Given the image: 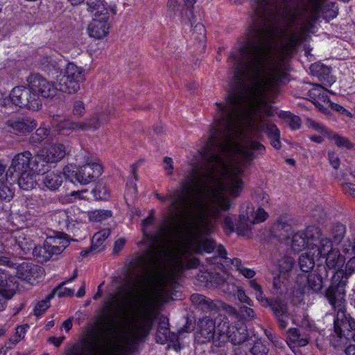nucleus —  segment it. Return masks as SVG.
I'll list each match as a JSON object with an SVG mask.
<instances>
[{"instance_id":"obj_1","label":"nucleus","mask_w":355,"mask_h":355,"mask_svg":"<svg viewBox=\"0 0 355 355\" xmlns=\"http://www.w3.org/2000/svg\"><path fill=\"white\" fill-rule=\"evenodd\" d=\"M248 37L247 43L233 50L234 77L230 89L216 110L206 145L205 157L216 165L229 191L239 197L244 188L242 175L266 149L260 142L265 131L272 146L281 148L279 130L268 117L272 116L267 94L275 90L286 78L285 67L277 63L271 54L270 43H255Z\"/></svg>"},{"instance_id":"obj_2","label":"nucleus","mask_w":355,"mask_h":355,"mask_svg":"<svg viewBox=\"0 0 355 355\" xmlns=\"http://www.w3.org/2000/svg\"><path fill=\"white\" fill-rule=\"evenodd\" d=\"M322 0H254L252 3V25L246 31L240 48L248 37L255 43L268 40L275 62L284 67V60L296 47L309 37L319 19L320 12L326 20L336 17L338 8Z\"/></svg>"},{"instance_id":"obj_3","label":"nucleus","mask_w":355,"mask_h":355,"mask_svg":"<svg viewBox=\"0 0 355 355\" xmlns=\"http://www.w3.org/2000/svg\"><path fill=\"white\" fill-rule=\"evenodd\" d=\"M154 214L155 211L150 210L149 216L142 220L144 239L141 242L146 246L144 253L133 259L126 268L125 278L130 285L125 288V291L128 297H134L137 301L128 305L121 304L120 297L123 288L121 287L120 292L110 293L107 300L103 304L105 321L111 327L116 318L121 319L123 322L124 331L128 340L132 343L140 341L147 336L152 326L149 311H142L140 309L137 286L142 283L146 273L159 265L160 257L164 252L166 242L168 240H175L172 237L166 236L160 243H155V246L150 243L145 232L148 235L156 236L161 227L160 225L154 234L148 233L146 230V227L154 221Z\"/></svg>"},{"instance_id":"obj_4","label":"nucleus","mask_w":355,"mask_h":355,"mask_svg":"<svg viewBox=\"0 0 355 355\" xmlns=\"http://www.w3.org/2000/svg\"><path fill=\"white\" fill-rule=\"evenodd\" d=\"M205 144L198 153L203 159L205 164L198 161L191 162V166L184 174V179L180 182V187L169 191L166 196L155 193V197L161 202L169 200L168 214L161 223V227L156 236L146 234V238L155 246L166 236L172 234L179 233L182 228H191L192 225L184 223L189 217L193 216L194 211L198 207L202 209L205 198H208V187L216 188L223 183V176L220 174L215 164L211 160L205 159Z\"/></svg>"},{"instance_id":"obj_5","label":"nucleus","mask_w":355,"mask_h":355,"mask_svg":"<svg viewBox=\"0 0 355 355\" xmlns=\"http://www.w3.org/2000/svg\"><path fill=\"white\" fill-rule=\"evenodd\" d=\"M208 198H205L202 209L198 208L193 212V216L189 217L184 223L193 225L191 228H182L179 233L172 234L170 237L175 241L184 242L188 248L193 246L196 252H211L216 248L215 242L209 239H204L205 234H211L216 227L222 217L223 211H227L231 208V201L228 196L236 198L229 191V185L225 182L216 188L208 187Z\"/></svg>"},{"instance_id":"obj_6","label":"nucleus","mask_w":355,"mask_h":355,"mask_svg":"<svg viewBox=\"0 0 355 355\" xmlns=\"http://www.w3.org/2000/svg\"><path fill=\"white\" fill-rule=\"evenodd\" d=\"M85 80V70L73 63L67 64L63 76L58 80L59 90L67 94H75L80 84Z\"/></svg>"},{"instance_id":"obj_7","label":"nucleus","mask_w":355,"mask_h":355,"mask_svg":"<svg viewBox=\"0 0 355 355\" xmlns=\"http://www.w3.org/2000/svg\"><path fill=\"white\" fill-rule=\"evenodd\" d=\"M332 272L334 275L331 279V284L326 289L324 296L334 309H338L344 306L347 280L344 279L343 270L332 271Z\"/></svg>"},{"instance_id":"obj_8","label":"nucleus","mask_w":355,"mask_h":355,"mask_svg":"<svg viewBox=\"0 0 355 355\" xmlns=\"http://www.w3.org/2000/svg\"><path fill=\"white\" fill-rule=\"evenodd\" d=\"M80 158H83L85 164L79 167L76 172H72L74 178L78 182L86 184L96 180L103 173V167L101 164L92 162L91 155L89 152L85 150H80L77 155Z\"/></svg>"},{"instance_id":"obj_9","label":"nucleus","mask_w":355,"mask_h":355,"mask_svg":"<svg viewBox=\"0 0 355 355\" xmlns=\"http://www.w3.org/2000/svg\"><path fill=\"white\" fill-rule=\"evenodd\" d=\"M12 104L21 108H27L31 110H37L42 105V101L32 89L24 86L15 87L10 92Z\"/></svg>"},{"instance_id":"obj_10","label":"nucleus","mask_w":355,"mask_h":355,"mask_svg":"<svg viewBox=\"0 0 355 355\" xmlns=\"http://www.w3.org/2000/svg\"><path fill=\"white\" fill-rule=\"evenodd\" d=\"M27 85L39 98H52L57 95L59 87L39 73H32L27 77Z\"/></svg>"},{"instance_id":"obj_11","label":"nucleus","mask_w":355,"mask_h":355,"mask_svg":"<svg viewBox=\"0 0 355 355\" xmlns=\"http://www.w3.org/2000/svg\"><path fill=\"white\" fill-rule=\"evenodd\" d=\"M115 114V107L114 105H107L97 109L96 111L80 121L81 131H87L89 130H96L100 127L109 121V117Z\"/></svg>"},{"instance_id":"obj_12","label":"nucleus","mask_w":355,"mask_h":355,"mask_svg":"<svg viewBox=\"0 0 355 355\" xmlns=\"http://www.w3.org/2000/svg\"><path fill=\"white\" fill-rule=\"evenodd\" d=\"M267 307L272 312L279 326L282 329H285L288 326L290 318L287 300L279 296L270 297L265 308Z\"/></svg>"},{"instance_id":"obj_13","label":"nucleus","mask_w":355,"mask_h":355,"mask_svg":"<svg viewBox=\"0 0 355 355\" xmlns=\"http://www.w3.org/2000/svg\"><path fill=\"white\" fill-rule=\"evenodd\" d=\"M218 328L216 334L226 336L227 343L231 342L234 345H241L244 343L248 338V331L245 328L230 326L226 322L219 324Z\"/></svg>"},{"instance_id":"obj_14","label":"nucleus","mask_w":355,"mask_h":355,"mask_svg":"<svg viewBox=\"0 0 355 355\" xmlns=\"http://www.w3.org/2000/svg\"><path fill=\"white\" fill-rule=\"evenodd\" d=\"M328 277V270L324 265L318 266L317 268L312 272L309 273L307 276L304 275H300L297 277V281L306 279L307 282L308 289L312 291L313 293H320L323 286L324 279Z\"/></svg>"},{"instance_id":"obj_15","label":"nucleus","mask_w":355,"mask_h":355,"mask_svg":"<svg viewBox=\"0 0 355 355\" xmlns=\"http://www.w3.org/2000/svg\"><path fill=\"white\" fill-rule=\"evenodd\" d=\"M216 337V324L213 319L205 317L200 319L198 324L195 340L198 343L204 344L212 340Z\"/></svg>"},{"instance_id":"obj_16","label":"nucleus","mask_w":355,"mask_h":355,"mask_svg":"<svg viewBox=\"0 0 355 355\" xmlns=\"http://www.w3.org/2000/svg\"><path fill=\"white\" fill-rule=\"evenodd\" d=\"M199 263L198 258L193 257L184 261L182 255H177L169 266V275L171 278H175L180 275L185 269L196 268Z\"/></svg>"},{"instance_id":"obj_17","label":"nucleus","mask_w":355,"mask_h":355,"mask_svg":"<svg viewBox=\"0 0 355 355\" xmlns=\"http://www.w3.org/2000/svg\"><path fill=\"white\" fill-rule=\"evenodd\" d=\"M109 18L110 17H105L104 19L102 16L93 17L87 27L89 36L98 40L106 37L110 28V24L108 21Z\"/></svg>"},{"instance_id":"obj_18","label":"nucleus","mask_w":355,"mask_h":355,"mask_svg":"<svg viewBox=\"0 0 355 355\" xmlns=\"http://www.w3.org/2000/svg\"><path fill=\"white\" fill-rule=\"evenodd\" d=\"M15 287L12 278L0 270V311L4 309L6 300L15 295Z\"/></svg>"},{"instance_id":"obj_19","label":"nucleus","mask_w":355,"mask_h":355,"mask_svg":"<svg viewBox=\"0 0 355 355\" xmlns=\"http://www.w3.org/2000/svg\"><path fill=\"white\" fill-rule=\"evenodd\" d=\"M196 0H168V7L173 11H180L182 17L189 21L193 17V5Z\"/></svg>"},{"instance_id":"obj_20","label":"nucleus","mask_w":355,"mask_h":355,"mask_svg":"<svg viewBox=\"0 0 355 355\" xmlns=\"http://www.w3.org/2000/svg\"><path fill=\"white\" fill-rule=\"evenodd\" d=\"M352 320H355V319L352 318L349 314H346L344 308L338 309L336 317L334 322V330L339 338L343 337L344 329L348 327L352 330V326L350 325Z\"/></svg>"},{"instance_id":"obj_21","label":"nucleus","mask_w":355,"mask_h":355,"mask_svg":"<svg viewBox=\"0 0 355 355\" xmlns=\"http://www.w3.org/2000/svg\"><path fill=\"white\" fill-rule=\"evenodd\" d=\"M8 127L13 131L20 133H27L37 127V122L31 118H18L10 119L6 122Z\"/></svg>"},{"instance_id":"obj_22","label":"nucleus","mask_w":355,"mask_h":355,"mask_svg":"<svg viewBox=\"0 0 355 355\" xmlns=\"http://www.w3.org/2000/svg\"><path fill=\"white\" fill-rule=\"evenodd\" d=\"M252 212L253 206L248 205L245 211L240 214L239 221L236 227V231L239 235H246L254 224V222L252 221V218L249 215V214H252Z\"/></svg>"},{"instance_id":"obj_23","label":"nucleus","mask_w":355,"mask_h":355,"mask_svg":"<svg viewBox=\"0 0 355 355\" xmlns=\"http://www.w3.org/2000/svg\"><path fill=\"white\" fill-rule=\"evenodd\" d=\"M191 300L193 304L200 306L202 309L205 311L217 312L223 305L221 301H214L205 295L198 293L191 295Z\"/></svg>"},{"instance_id":"obj_24","label":"nucleus","mask_w":355,"mask_h":355,"mask_svg":"<svg viewBox=\"0 0 355 355\" xmlns=\"http://www.w3.org/2000/svg\"><path fill=\"white\" fill-rule=\"evenodd\" d=\"M46 156L44 150H40L35 157H32L29 161V166H28V171L33 173H43L44 174L47 171L45 168L46 164L49 163L46 161Z\"/></svg>"},{"instance_id":"obj_25","label":"nucleus","mask_w":355,"mask_h":355,"mask_svg":"<svg viewBox=\"0 0 355 355\" xmlns=\"http://www.w3.org/2000/svg\"><path fill=\"white\" fill-rule=\"evenodd\" d=\"M31 158V153L29 151H24L16 155L12 161V164L8 171L12 173L28 171L29 161Z\"/></svg>"},{"instance_id":"obj_26","label":"nucleus","mask_w":355,"mask_h":355,"mask_svg":"<svg viewBox=\"0 0 355 355\" xmlns=\"http://www.w3.org/2000/svg\"><path fill=\"white\" fill-rule=\"evenodd\" d=\"M64 250V245L55 246L44 244L43 246L35 247L33 249L34 256L42 259V261L50 259L53 254H59Z\"/></svg>"},{"instance_id":"obj_27","label":"nucleus","mask_w":355,"mask_h":355,"mask_svg":"<svg viewBox=\"0 0 355 355\" xmlns=\"http://www.w3.org/2000/svg\"><path fill=\"white\" fill-rule=\"evenodd\" d=\"M288 345L293 344L297 346H306L309 342V336L305 333H301L297 328H291L287 331Z\"/></svg>"},{"instance_id":"obj_28","label":"nucleus","mask_w":355,"mask_h":355,"mask_svg":"<svg viewBox=\"0 0 355 355\" xmlns=\"http://www.w3.org/2000/svg\"><path fill=\"white\" fill-rule=\"evenodd\" d=\"M43 184L51 191H55L62 185L63 178L59 171L46 172L44 173Z\"/></svg>"},{"instance_id":"obj_29","label":"nucleus","mask_w":355,"mask_h":355,"mask_svg":"<svg viewBox=\"0 0 355 355\" xmlns=\"http://www.w3.org/2000/svg\"><path fill=\"white\" fill-rule=\"evenodd\" d=\"M272 234L281 240H287L293 234L292 225L286 220L280 219L273 225Z\"/></svg>"},{"instance_id":"obj_30","label":"nucleus","mask_w":355,"mask_h":355,"mask_svg":"<svg viewBox=\"0 0 355 355\" xmlns=\"http://www.w3.org/2000/svg\"><path fill=\"white\" fill-rule=\"evenodd\" d=\"M87 5V10L93 15V17L101 16L110 17V13L105 8L103 0H85Z\"/></svg>"},{"instance_id":"obj_31","label":"nucleus","mask_w":355,"mask_h":355,"mask_svg":"<svg viewBox=\"0 0 355 355\" xmlns=\"http://www.w3.org/2000/svg\"><path fill=\"white\" fill-rule=\"evenodd\" d=\"M324 257H326V268L336 270L342 266L345 262L343 257L337 249L330 250Z\"/></svg>"},{"instance_id":"obj_32","label":"nucleus","mask_w":355,"mask_h":355,"mask_svg":"<svg viewBox=\"0 0 355 355\" xmlns=\"http://www.w3.org/2000/svg\"><path fill=\"white\" fill-rule=\"evenodd\" d=\"M55 127L58 132L64 135H69L73 131H81L80 121L76 122L71 119L62 120Z\"/></svg>"},{"instance_id":"obj_33","label":"nucleus","mask_w":355,"mask_h":355,"mask_svg":"<svg viewBox=\"0 0 355 355\" xmlns=\"http://www.w3.org/2000/svg\"><path fill=\"white\" fill-rule=\"evenodd\" d=\"M46 153V161L54 163L61 160L67 154V148L62 144H56L51 146L49 153Z\"/></svg>"},{"instance_id":"obj_34","label":"nucleus","mask_w":355,"mask_h":355,"mask_svg":"<svg viewBox=\"0 0 355 355\" xmlns=\"http://www.w3.org/2000/svg\"><path fill=\"white\" fill-rule=\"evenodd\" d=\"M110 234V229H104L96 232L92 239V250H96V252H98L103 251L105 247L103 243Z\"/></svg>"},{"instance_id":"obj_35","label":"nucleus","mask_w":355,"mask_h":355,"mask_svg":"<svg viewBox=\"0 0 355 355\" xmlns=\"http://www.w3.org/2000/svg\"><path fill=\"white\" fill-rule=\"evenodd\" d=\"M69 354L70 355H92L93 344L88 339H83L80 343L75 345Z\"/></svg>"},{"instance_id":"obj_36","label":"nucleus","mask_w":355,"mask_h":355,"mask_svg":"<svg viewBox=\"0 0 355 355\" xmlns=\"http://www.w3.org/2000/svg\"><path fill=\"white\" fill-rule=\"evenodd\" d=\"M304 233L306 234L308 248L314 250V245H317L318 242L322 237L320 229L315 226H310Z\"/></svg>"},{"instance_id":"obj_37","label":"nucleus","mask_w":355,"mask_h":355,"mask_svg":"<svg viewBox=\"0 0 355 355\" xmlns=\"http://www.w3.org/2000/svg\"><path fill=\"white\" fill-rule=\"evenodd\" d=\"M227 337L223 335H218L216 334V337L214 339V342L212 343L211 347V352L216 355H227Z\"/></svg>"},{"instance_id":"obj_38","label":"nucleus","mask_w":355,"mask_h":355,"mask_svg":"<svg viewBox=\"0 0 355 355\" xmlns=\"http://www.w3.org/2000/svg\"><path fill=\"white\" fill-rule=\"evenodd\" d=\"M21 175L18 178V184L24 190L33 189L35 185V180L33 173L29 171L20 172Z\"/></svg>"},{"instance_id":"obj_39","label":"nucleus","mask_w":355,"mask_h":355,"mask_svg":"<svg viewBox=\"0 0 355 355\" xmlns=\"http://www.w3.org/2000/svg\"><path fill=\"white\" fill-rule=\"evenodd\" d=\"M291 247L294 251L300 252L308 247L307 240H306V234L304 232H298L293 235L291 241Z\"/></svg>"},{"instance_id":"obj_40","label":"nucleus","mask_w":355,"mask_h":355,"mask_svg":"<svg viewBox=\"0 0 355 355\" xmlns=\"http://www.w3.org/2000/svg\"><path fill=\"white\" fill-rule=\"evenodd\" d=\"M171 339V334L168 327V323L165 322H159L156 334L157 342L161 344H164L167 340Z\"/></svg>"},{"instance_id":"obj_41","label":"nucleus","mask_w":355,"mask_h":355,"mask_svg":"<svg viewBox=\"0 0 355 355\" xmlns=\"http://www.w3.org/2000/svg\"><path fill=\"white\" fill-rule=\"evenodd\" d=\"M298 261L300 269L304 272H309L315 266L313 255H311L309 253H302L300 256Z\"/></svg>"},{"instance_id":"obj_42","label":"nucleus","mask_w":355,"mask_h":355,"mask_svg":"<svg viewBox=\"0 0 355 355\" xmlns=\"http://www.w3.org/2000/svg\"><path fill=\"white\" fill-rule=\"evenodd\" d=\"M346 234L345 226L340 223H335L332 225L331 234L333 241L336 243H340L343 240Z\"/></svg>"},{"instance_id":"obj_43","label":"nucleus","mask_w":355,"mask_h":355,"mask_svg":"<svg viewBox=\"0 0 355 355\" xmlns=\"http://www.w3.org/2000/svg\"><path fill=\"white\" fill-rule=\"evenodd\" d=\"M314 249H316L318 255L320 257H324L327 252L334 250L331 241L327 237H322L317 245H314Z\"/></svg>"},{"instance_id":"obj_44","label":"nucleus","mask_w":355,"mask_h":355,"mask_svg":"<svg viewBox=\"0 0 355 355\" xmlns=\"http://www.w3.org/2000/svg\"><path fill=\"white\" fill-rule=\"evenodd\" d=\"M327 136L328 138L334 141L335 144L339 148L345 147L349 150L354 148L353 144L347 138L343 137L334 132H328Z\"/></svg>"},{"instance_id":"obj_45","label":"nucleus","mask_w":355,"mask_h":355,"mask_svg":"<svg viewBox=\"0 0 355 355\" xmlns=\"http://www.w3.org/2000/svg\"><path fill=\"white\" fill-rule=\"evenodd\" d=\"M49 135V130L43 127H40L36 130V132L33 134L29 139L30 143L36 146L44 141Z\"/></svg>"},{"instance_id":"obj_46","label":"nucleus","mask_w":355,"mask_h":355,"mask_svg":"<svg viewBox=\"0 0 355 355\" xmlns=\"http://www.w3.org/2000/svg\"><path fill=\"white\" fill-rule=\"evenodd\" d=\"M112 216L111 211L99 209L88 212V217L91 221L100 222Z\"/></svg>"},{"instance_id":"obj_47","label":"nucleus","mask_w":355,"mask_h":355,"mask_svg":"<svg viewBox=\"0 0 355 355\" xmlns=\"http://www.w3.org/2000/svg\"><path fill=\"white\" fill-rule=\"evenodd\" d=\"M228 291L231 292H236L234 295H237V297L240 302L245 303L250 306L253 305L252 300L246 295L244 290L241 287L236 286L235 284H232L231 285V289H228Z\"/></svg>"},{"instance_id":"obj_48","label":"nucleus","mask_w":355,"mask_h":355,"mask_svg":"<svg viewBox=\"0 0 355 355\" xmlns=\"http://www.w3.org/2000/svg\"><path fill=\"white\" fill-rule=\"evenodd\" d=\"M54 296V293L48 295L45 300H43L37 303V305L34 309V314L36 316L41 315L47 309L50 307L49 301Z\"/></svg>"},{"instance_id":"obj_49","label":"nucleus","mask_w":355,"mask_h":355,"mask_svg":"<svg viewBox=\"0 0 355 355\" xmlns=\"http://www.w3.org/2000/svg\"><path fill=\"white\" fill-rule=\"evenodd\" d=\"M309 69L311 74L318 77L328 74L330 72V69L329 67L320 62L312 64Z\"/></svg>"},{"instance_id":"obj_50","label":"nucleus","mask_w":355,"mask_h":355,"mask_svg":"<svg viewBox=\"0 0 355 355\" xmlns=\"http://www.w3.org/2000/svg\"><path fill=\"white\" fill-rule=\"evenodd\" d=\"M72 114L77 118H82L86 113V107L84 102L76 100L73 103Z\"/></svg>"},{"instance_id":"obj_51","label":"nucleus","mask_w":355,"mask_h":355,"mask_svg":"<svg viewBox=\"0 0 355 355\" xmlns=\"http://www.w3.org/2000/svg\"><path fill=\"white\" fill-rule=\"evenodd\" d=\"M249 351L251 355H267L269 349L262 342L257 341Z\"/></svg>"},{"instance_id":"obj_52","label":"nucleus","mask_w":355,"mask_h":355,"mask_svg":"<svg viewBox=\"0 0 355 355\" xmlns=\"http://www.w3.org/2000/svg\"><path fill=\"white\" fill-rule=\"evenodd\" d=\"M195 39L198 40L200 42H203L206 37V30L205 26L201 23H198L193 27V33Z\"/></svg>"},{"instance_id":"obj_53","label":"nucleus","mask_w":355,"mask_h":355,"mask_svg":"<svg viewBox=\"0 0 355 355\" xmlns=\"http://www.w3.org/2000/svg\"><path fill=\"white\" fill-rule=\"evenodd\" d=\"M249 215L254 224L264 221L268 217V214L261 207H259L256 211L253 207V212Z\"/></svg>"},{"instance_id":"obj_54","label":"nucleus","mask_w":355,"mask_h":355,"mask_svg":"<svg viewBox=\"0 0 355 355\" xmlns=\"http://www.w3.org/2000/svg\"><path fill=\"white\" fill-rule=\"evenodd\" d=\"M294 263V259L291 257H284L279 262L280 273L285 274L290 271Z\"/></svg>"},{"instance_id":"obj_55","label":"nucleus","mask_w":355,"mask_h":355,"mask_svg":"<svg viewBox=\"0 0 355 355\" xmlns=\"http://www.w3.org/2000/svg\"><path fill=\"white\" fill-rule=\"evenodd\" d=\"M44 244L50 245L53 247L55 246H60V245H64V250L69 245V241L62 237H53L50 236L48 237Z\"/></svg>"},{"instance_id":"obj_56","label":"nucleus","mask_w":355,"mask_h":355,"mask_svg":"<svg viewBox=\"0 0 355 355\" xmlns=\"http://www.w3.org/2000/svg\"><path fill=\"white\" fill-rule=\"evenodd\" d=\"M54 218L55 220H58L59 225H60V229L63 230L64 228H69V216L67 212L64 211H61L58 212L54 215Z\"/></svg>"},{"instance_id":"obj_57","label":"nucleus","mask_w":355,"mask_h":355,"mask_svg":"<svg viewBox=\"0 0 355 355\" xmlns=\"http://www.w3.org/2000/svg\"><path fill=\"white\" fill-rule=\"evenodd\" d=\"M65 284V282H62L59 286L56 287L52 293L54 295L57 293L60 297L73 296L74 295V291L68 288H63L62 286Z\"/></svg>"},{"instance_id":"obj_58","label":"nucleus","mask_w":355,"mask_h":355,"mask_svg":"<svg viewBox=\"0 0 355 355\" xmlns=\"http://www.w3.org/2000/svg\"><path fill=\"white\" fill-rule=\"evenodd\" d=\"M14 196V192L12 190L5 184H1L0 186V199L10 201Z\"/></svg>"},{"instance_id":"obj_59","label":"nucleus","mask_w":355,"mask_h":355,"mask_svg":"<svg viewBox=\"0 0 355 355\" xmlns=\"http://www.w3.org/2000/svg\"><path fill=\"white\" fill-rule=\"evenodd\" d=\"M286 284V277L285 274L280 273L277 276H275L273 278V288L279 291H282L283 287Z\"/></svg>"},{"instance_id":"obj_60","label":"nucleus","mask_w":355,"mask_h":355,"mask_svg":"<svg viewBox=\"0 0 355 355\" xmlns=\"http://www.w3.org/2000/svg\"><path fill=\"white\" fill-rule=\"evenodd\" d=\"M355 272V257H353L349 259L345 266V270L344 272V279L347 281V278L349 275Z\"/></svg>"},{"instance_id":"obj_61","label":"nucleus","mask_w":355,"mask_h":355,"mask_svg":"<svg viewBox=\"0 0 355 355\" xmlns=\"http://www.w3.org/2000/svg\"><path fill=\"white\" fill-rule=\"evenodd\" d=\"M228 279H230L228 275H221L217 273L212 277L211 282H214L217 286H220L222 288L223 287L225 286Z\"/></svg>"},{"instance_id":"obj_62","label":"nucleus","mask_w":355,"mask_h":355,"mask_svg":"<svg viewBox=\"0 0 355 355\" xmlns=\"http://www.w3.org/2000/svg\"><path fill=\"white\" fill-rule=\"evenodd\" d=\"M224 229L228 231V234L232 233L236 231V228L234 225L233 217L230 214L225 216L223 222Z\"/></svg>"},{"instance_id":"obj_63","label":"nucleus","mask_w":355,"mask_h":355,"mask_svg":"<svg viewBox=\"0 0 355 355\" xmlns=\"http://www.w3.org/2000/svg\"><path fill=\"white\" fill-rule=\"evenodd\" d=\"M114 355H128L130 347L128 345H116L112 348Z\"/></svg>"},{"instance_id":"obj_64","label":"nucleus","mask_w":355,"mask_h":355,"mask_svg":"<svg viewBox=\"0 0 355 355\" xmlns=\"http://www.w3.org/2000/svg\"><path fill=\"white\" fill-rule=\"evenodd\" d=\"M240 313L246 320H250L255 316L254 310L246 306H243L240 308Z\"/></svg>"}]
</instances>
